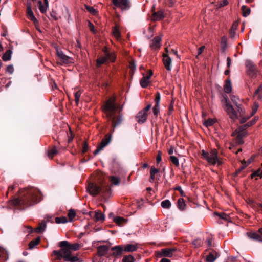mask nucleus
Wrapping results in <instances>:
<instances>
[{"label": "nucleus", "instance_id": "obj_1", "mask_svg": "<svg viewBox=\"0 0 262 262\" xmlns=\"http://www.w3.org/2000/svg\"><path fill=\"white\" fill-rule=\"evenodd\" d=\"M23 194L14 199V205L23 204L26 206L38 203L40 200V191L37 188L28 187L21 191Z\"/></svg>", "mask_w": 262, "mask_h": 262}, {"label": "nucleus", "instance_id": "obj_2", "mask_svg": "<svg viewBox=\"0 0 262 262\" xmlns=\"http://www.w3.org/2000/svg\"><path fill=\"white\" fill-rule=\"evenodd\" d=\"M119 108L115 103V98H111L108 99L102 106V110L108 121L112 122V126L114 128L118 126L122 121L121 115L117 114Z\"/></svg>", "mask_w": 262, "mask_h": 262}, {"label": "nucleus", "instance_id": "obj_3", "mask_svg": "<svg viewBox=\"0 0 262 262\" xmlns=\"http://www.w3.org/2000/svg\"><path fill=\"white\" fill-rule=\"evenodd\" d=\"M59 250H54L52 256H56L55 261L63 259L64 261L80 262L77 256H72L71 251L67 247H60Z\"/></svg>", "mask_w": 262, "mask_h": 262}, {"label": "nucleus", "instance_id": "obj_4", "mask_svg": "<svg viewBox=\"0 0 262 262\" xmlns=\"http://www.w3.org/2000/svg\"><path fill=\"white\" fill-rule=\"evenodd\" d=\"M225 102L226 111L232 120H235L239 117H241L240 122L243 123L245 122L249 119V117H244V115H240L238 112V108H237V111H236L233 108V106L229 102L228 99H225Z\"/></svg>", "mask_w": 262, "mask_h": 262}, {"label": "nucleus", "instance_id": "obj_5", "mask_svg": "<svg viewBox=\"0 0 262 262\" xmlns=\"http://www.w3.org/2000/svg\"><path fill=\"white\" fill-rule=\"evenodd\" d=\"M203 158L206 160L208 163L214 165L216 163L221 164V162L219 160L217 151L216 149H212L210 152H206L204 150H202Z\"/></svg>", "mask_w": 262, "mask_h": 262}, {"label": "nucleus", "instance_id": "obj_6", "mask_svg": "<svg viewBox=\"0 0 262 262\" xmlns=\"http://www.w3.org/2000/svg\"><path fill=\"white\" fill-rule=\"evenodd\" d=\"M88 190L89 193L93 195H96L99 192H101L103 195H106L110 190L108 187L101 188L93 183L89 185Z\"/></svg>", "mask_w": 262, "mask_h": 262}, {"label": "nucleus", "instance_id": "obj_7", "mask_svg": "<svg viewBox=\"0 0 262 262\" xmlns=\"http://www.w3.org/2000/svg\"><path fill=\"white\" fill-rule=\"evenodd\" d=\"M246 72L247 74L251 78L256 77L258 71L254 63L251 60H247L245 62Z\"/></svg>", "mask_w": 262, "mask_h": 262}, {"label": "nucleus", "instance_id": "obj_8", "mask_svg": "<svg viewBox=\"0 0 262 262\" xmlns=\"http://www.w3.org/2000/svg\"><path fill=\"white\" fill-rule=\"evenodd\" d=\"M112 2L115 7L122 10H127L130 7L129 0H112Z\"/></svg>", "mask_w": 262, "mask_h": 262}, {"label": "nucleus", "instance_id": "obj_9", "mask_svg": "<svg viewBox=\"0 0 262 262\" xmlns=\"http://www.w3.org/2000/svg\"><path fill=\"white\" fill-rule=\"evenodd\" d=\"M56 54L60 58L61 61L64 64H70L73 63V59L71 57L65 55L62 51L57 48L56 49Z\"/></svg>", "mask_w": 262, "mask_h": 262}, {"label": "nucleus", "instance_id": "obj_10", "mask_svg": "<svg viewBox=\"0 0 262 262\" xmlns=\"http://www.w3.org/2000/svg\"><path fill=\"white\" fill-rule=\"evenodd\" d=\"M111 136L106 135L104 138L102 140L100 144L98 146L97 149L94 151V155H96L99 154L104 147L108 145L111 141Z\"/></svg>", "mask_w": 262, "mask_h": 262}, {"label": "nucleus", "instance_id": "obj_11", "mask_svg": "<svg viewBox=\"0 0 262 262\" xmlns=\"http://www.w3.org/2000/svg\"><path fill=\"white\" fill-rule=\"evenodd\" d=\"M230 98L232 102L236 106V108H238V112L239 113V115H244L245 112L242 106V105L239 103L240 100L239 98L235 95H231Z\"/></svg>", "mask_w": 262, "mask_h": 262}, {"label": "nucleus", "instance_id": "obj_12", "mask_svg": "<svg viewBox=\"0 0 262 262\" xmlns=\"http://www.w3.org/2000/svg\"><path fill=\"white\" fill-rule=\"evenodd\" d=\"M59 247H67L70 251H76L79 248V245L77 243L70 244L67 241H63L59 243Z\"/></svg>", "mask_w": 262, "mask_h": 262}, {"label": "nucleus", "instance_id": "obj_13", "mask_svg": "<svg viewBox=\"0 0 262 262\" xmlns=\"http://www.w3.org/2000/svg\"><path fill=\"white\" fill-rule=\"evenodd\" d=\"M27 15L28 18L31 20L33 22V23L36 25L38 24V21L36 18L35 17L33 12L31 8V3H28L27 5Z\"/></svg>", "mask_w": 262, "mask_h": 262}, {"label": "nucleus", "instance_id": "obj_14", "mask_svg": "<svg viewBox=\"0 0 262 262\" xmlns=\"http://www.w3.org/2000/svg\"><path fill=\"white\" fill-rule=\"evenodd\" d=\"M161 37L156 36L151 41L150 43V47L152 50L159 49L161 47Z\"/></svg>", "mask_w": 262, "mask_h": 262}, {"label": "nucleus", "instance_id": "obj_15", "mask_svg": "<svg viewBox=\"0 0 262 262\" xmlns=\"http://www.w3.org/2000/svg\"><path fill=\"white\" fill-rule=\"evenodd\" d=\"M176 248H164L161 249L159 255L160 256H165L170 257L173 255V253L176 252Z\"/></svg>", "mask_w": 262, "mask_h": 262}, {"label": "nucleus", "instance_id": "obj_16", "mask_svg": "<svg viewBox=\"0 0 262 262\" xmlns=\"http://www.w3.org/2000/svg\"><path fill=\"white\" fill-rule=\"evenodd\" d=\"M152 74L153 73L152 71L150 70L148 72V75L143 76V77H142L140 80V84L142 88H146L148 86V84L149 82V79Z\"/></svg>", "mask_w": 262, "mask_h": 262}, {"label": "nucleus", "instance_id": "obj_17", "mask_svg": "<svg viewBox=\"0 0 262 262\" xmlns=\"http://www.w3.org/2000/svg\"><path fill=\"white\" fill-rule=\"evenodd\" d=\"M163 61L165 68L167 71L171 70V59L166 54L163 55Z\"/></svg>", "mask_w": 262, "mask_h": 262}, {"label": "nucleus", "instance_id": "obj_18", "mask_svg": "<svg viewBox=\"0 0 262 262\" xmlns=\"http://www.w3.org/2000/svg\"><path fill=\"white\" fill-rule=\"evenodd\" d=\"M148 114L142 111H140L136 116V119L138 123H144L147 118Z\"/></svg>", "mask_w": 262, "mask_h": 262}, {"label": "nucleus", "instance_id": "obj_19", "mask_svg": "<svg viewBox=\"0 0 262 262\" xmlns=\"http://www.w3.org/2000/svg\"><path fill=\"white\" fill-rule=\"evenodd\" d=\"M109 246L107 245L100 246L97 248L98 254L102 256L105 255L109 250Z\"/></svg>", "mask_w": 262, "mask_h": 262}, {"label": "nucleus", "instance_id": "obj_20", "mask_svg": "<svg viewBox=\"0 0 262 262\" xmlns=\"http://www.w3.org/2000/svg\"><path fill=\"white\" fill-rule=\"evenodd\" d=\"M91 213H93V212H91ZM94 218L95 219L96 221H103L105 220V215L104 214L99 210H96L94 212Z\"/></svg>", "mask_w": 262, "mask_h": 262}, {"label": "nucleus", "instance_id": "obj_21", "mask_svg": "<svg viewBox=\"0 0 262 262\" xmlns=\"http://www.w3.org/2000/svg\"><path fill=\"white\" fill-rule=\"evenodd\" d=\"M111 250L113 251L112 255L115 257H118L122 254L123 247L121 246H116L112 248Z\"/></svg>", "mask_w": 262, "mask_h": 262}, {"label": "nucleus", "instance_id": "obj_22", "mask_svg": "<svg viewBox=\"0 0 262 262\" xmlns=\"http://www.w3.org/2000/svg\"><path fill=\"white\" fill-rule=\"evenodd\" d=\"M219 256L215 251H212L207 256L206 260L207 262H213Z\"/></svg>", "mask_w": 262, "mask_h": 262}, {"label": "nucleus", "instance_id": "obj_23", "mask_svg": "<svg viewBox=\"0 0 262 262\" xmlns=\"http://www.w3.org/2000/svg\"><path fill=\"white\" fill-rule=\"evenodd\" d=\"M138 248L137 244H128L124 248V251L125 252H134L137 250Z\"/></svg>", "mask_w": 262, "mask_h": 262}, {"label": "nucleus", "instance_id": "obj_24", "mask_svg": "<svg viewBox=\"0 0 262 262\" xmlns=\"http://www.w3.org/2000/svg\"><path fill=\"white\" fill-rule=\"evenodd\" d=\"M164 18L163 12L161 11L154 12L152 14V19L154 21H158Z\"/></svg>", "mask_w": 262, "mask_h": 262}, {"label": "nucleus", "instance_id": "obj_25", "mask_svg": "<svg viewBox=\"0 0 262 262\" xmlns=\"http://www.w3.org/2000/svg\"><path fill=\"white\" fill-rule=\"evenodd\" d=\"M249 237L253 239L258 241H262V233H258L256 232L249 233Z\"/></svg>", "mask_w": 262, "mask_h": 262}, {"label": "nucleus", "instance_id": "obj_26", "mask_svg": "<svg viewBox=\"0 0 262 262\" xmlns=\"http://www.w3.org/2000/svg\"><path fill=\"white\" fill-rule=\"evenodd\" d=\"M159 172V170L156 169L155 167H151L150 171V178H149V182L151 183H153L155 181V174Z\"/></svg>", "mask_w": 262, "mask_h": 262}, {"label": "nucleus", "instance_id": "obj_27", "mask_svg": "<svg viewBox=\"0 0 262 262\" xmlns=\"http://www.w3.org/2000/svg\"><path fill=\"white\" fill-rule=\"evenodd\" d=\"M224 90L227 93H229L232 91V85L231 80L229 79H227L226 80L225 84L224 86Z\"/></svg>", "mask_w": 262, "mask_h": 262}, {"label": "nucleus", "instance_id": "obj_28", "mask_svg": "<svg viewBox=\"0 0 262 262\" xmlns=\"http://www.w3.org/2000/svg\"><path fill=\"white\" fill-rule=\"evenodd\" d=\"M46 228V222L42 221L39 225V226L35 228V230L37 233H41L45 230Z\"/></svg>", "mask_w": 262, "mask_h": 262}, {"label": "nucleus", "instance_id": "obj_29", "mask_svg": "<svg viewBox=\"0 0 262 262\" xmlns=\"http://www.w3.org/2000/svg\"><path fill=\"white\" fill-rule=\"evenodd\" d=\"M113 35L117 39H119L121 37V34L119 31V26L118 25H116L114 28L113 29Z\"/></svg>", "mask_w": 262, "mask_h": 262}, {"label": "nucleus", "instance_id": "obj_30", "mask_svg": "<svg viewBox=\"0 0 262 262\" xmlns=\"http://www.w3.org/2000/svg\"><path fill=\"white\" fill-rule=\"evenodd\" d=\"M238 27V24L236 22L233 23L230 29V35L231 38H234L236 35V30Z\"/></svg>", "mask_w": 262, "mask_h": 262}, {"label": "nucleus", "instance_id": "obj_31", "mask_svg": "<svg viewBox=\"0 0 262 262\" xmlns=\"http://www.w3.org/2000/svg\"><path fill=\"white\" fill-rule=\"evenodd\" d=\"M114 222L117 225L121 226L122 224L126 223L127 221L125 219L121 216H117L114 218Z\"/></svg>", "mask_w": 262, "mask_h": 262}, {"label": "nucleus", "instance_id": "obj_32", "mask_svg": "<svg viewBox=\"0 0 262 262\" xmlns=\"http://www.w3.org/2000/svg\"><path fill=\"white\" fill-rule=\"evenodd\" d=\"M254 96L257 97L259 100L262 99V84L260 85L255 91Z\"/></svg>", "mask_w": 262, "mask_h": 262}, {"label": "nucleus", "instance_id": "obj_33", "mask_svg": "<svg viewBox=\"0 0 262 262\" xmlns=\"http://www.w3.org/2000/svg\"><path fill=\"white\" fill-rule=\"evenodd\" d=\"M40 241L39 237H37L34 240L31 241L29 244V249H32L34 248L36 245H37Z\"/></svg>", "mask_w": 262, "mask_h": 262}, {"label": "nucleus", "instance_id": "obj_34", "mask_svg": "<svg viewBox=\"0 0 262 262\" xmlns=\"http://www.w3.org/2000/svg\"><path fill=\"white\" fill-rule=\"evenodd\" d=\"M104 57L106 58L107 61L110 60L111 61H114L116 58L115 54L110 52L108 53L106 52V54H104Z\"/></svg>", "mask_w": 262, "mask_h": 262}, {"label": "nucleus", "instance_id": "obj_35", "mask_svg": "<svg viewBox=\"0 0 262 262\" xmlns=\"http://www.w3.org/2000/svg\"><path fill=\"white\" fill-rule=\"evenodd\" d=\"M57 154V149L56 148V147H54L48 151V156L50 158H53Z\"/></svg>", "mask_w": 262, "mask_h": 262}, {"label": "nucleus", "instance_id": "obj_36", "mask_svg": "<svg viewBox=\"0 0 262 262\" xmlns=\"http://www.w3.org/2000/svg\"><path fill=\"white\" fill-rule=\"evenodd\" d=\"M110 181L112 184L118 185L120 184V180L118 177L111 176L110 177Z\"/></svg>", "mask_w": 262, "mask_h": 262}, {"label": "nucleus", "instance_id": "obj_37", "mask_svg": "<svg viewBox=\"0 0 262 262\" xmlns=\"http://www.w3.org/2000/svg\"><path fill=\"white\" fill-rule=\"evenodd\" d=\"M12 52L11 50H7L2 57V59L4 61H7L11 59Z\"/></svg>", "mask_w": 262, "mask_h": 262}, {"label": "nucleus", "instance_id": "obj_38", "mask_svg": "<svg viewBox=\"0 0 262 262\" xmlns=\"http://www.w3.org/2000/svg\"><path fill=\"white\" fill-rule=\"evenodd\" d=\"M242 10L243 16L244 17H247L250 13V9L245 5L242 6Z\"/></svg>", "mask_w": 262, "mask_h": 262}, {"label": "nucleus", "instance_id": "obj_39", "mask_svg": "<svg viewBox=\"0 0 262 262\" xmlns=\"http://www.w3.org/2000/svg\"><path fill=\"white\" fill-rule=\"evenodd\" d=\"M67 222V219L65 216L57 217L55 218V222L57 224L66 223Z\"/></svg>", "mask_w": 262, "mask_h": 262}, {"label": "nucleus", "instance_id": "obj_40", "mask_svg": "<svg viewBox=\"0 0 262 262\" xmlns=\"http://www.w3.org/2000/svg\"><path fill=\"white\" fill-rule=\"evenodd\" d=\"M68 217L69 219V220L70 222H72L73 220V219L76 216V213L74 210L71 209L69 210L68 214Z\"/></svg>", "mask_w": 262, "mask_h": 262}, {"label": "nucleus", "instance_id": "obj_41", "mask_svg": "<svg viewBox=\"0 0 262 262\" xmlns=\"http://www.w3.org/2000/svg\"><path fill=\"white\" fill-rule=\"evenodd\" d=\"M161 206L164 208H169L171 206L170 201L168 200H166L161 202Z\"/></svg>", "mask_w": 262, "mask_h": 262}, {"label": "nucleus", "instance_id": "obj_42", "mask_svg": "<svg viewBox=\"0 0 262 262\" xmlns=\"http://www.w3.org/2000/svg\"><path fill=\"white\" fill-rule=\"evenodd\" d=\"M135 260L134 257L131 255L125 256L122 259V262H134Z\"/></svg>", "mask_w": 262, "mask_h": 262}, {"label": "nucleus", "instance_id": "obj_43", "mask_svg": "<svg viewBox=\"0 0 262 262\" xmlns=\"http://www.w3.org/2000/svg\"><path fill=\"white\" fill-rule=\"evenodd\" d=\"M215 123V120L213 119H208L205 121L203 124L206 126L209 127Z\"/></svg>", "mask_w": 262, "mask_h": 262}, {"label": "nucleus", "instance_id": "obj_44", "mask_svg": "<svg viewBox=\"0 0 262 262\" xmlns=\"http://www.w3.org/2000/svg\"><path fill=\"white\" fill-rule=\"evenodd\" d=\"M106 61H107V60H106V58L104 57H101L100 58H99L97 60V66L99 67L101 64L105 63Z\"/></svg>", "mask_w": 262, "mask_h": 262}, {"label": "nucleus", "instance_id": "obj_45", "mask_svg": "<svg viewBox=\"0 0 262 262\" xmlns=\"http://www.w3.org/2000/svg\"><path fill=\"white\" fill-rule=\"evenodd\" d=\"M214 214L225 221H228L229 218V215L224 213H215Z\"/></svg>", "mask_w": 262, "mask_h": 262}, {"label": "nucleus", "instance_id": "obj_46", "mask_svg": "<svg viewBox=\"0 0 262 262\" xmlns=\"http://www.w3.org/2000/svg\"><path fill=\"white\" fill-rule=\"evenodd\" d=\"M178 206L179 209H183L185 206V203L184 199L180 198L178 201Z\"/></svg>", "mask_w": 262, "mask_h": 262}, {"label": "nucleus", "instance_id": "obj_47", "mask_svg": "<svg viewBox=\"0 0 262 262\" xmlns=\"http://www.w3.org/2000/svg\"><path fill=\"white\" fill-rule=\"evenodd\" d=\"M170 160L171 161V162L174 164L176 166H179V162L178 159L173 156H171L170 157Z\"/></svg>", "mask_w": 262, "mask_h": 262}, {"label": "nucleus", "instance_id": "obj_48", "mask_svg": "<svg viewBox=\"0 0 262 262\" xmlns=\"http://www.w3.org/2000/svg\"><path fill=\"white\" fill-rule=\"evenodd\" d=\"M81 94V92L80 91H77L74 94L75 101L77 105L78 104Z\"/></svg>", "mask_w": 262, "mask_h": 262}, {"label": "nucleus", "instance_id": "obj_49", "mask_svg": "<svg viewBox=\"0 0 262 262\" xmlns=\"http://www.w3.org/2000/svg\"><path fill=\"white\" fill-rule=\"evenodd\" d=\"M38 3H39V9L40 12L42 13H44L46 11L47 8L48 7H46V6H44L42 5V2L41 1H39Z\"/></svg>", "mask_w": 262, "mask_h": 262}, {"label": "nucleus", "instance_id": "obj_50", "mask_svg": "<svg viewBox=\"0 0 262 262\" xmlns=\"http://www.w3.org/2000/svg\"><path fill=\"white\" fill-rule=\"evenodd\" d=\"M161 99V95L159 92H157L155 96V105H159Z\"/></svg>", "mask_w": 262, "mask_h": 262}, {"label": "nucleus", "instance_id": "obj_51", "mask_svg": "<svg viewBox=\"0 0 262 262\" xmlns=\"http://www.w3.org/2000/svg\"><path fill=\"white\" fill-rule=\"evenodd\" d=\"M251 160L248 159L247 162L244 161V162L242 163L243 166H241V167L238 169V172H239L242 169H243L246 166H247L248 164H249L251 163Z\"/></svg>", "mask_w": 262, "mask_h": 262}, {"label": "nucleus", "instance_id": "obj_52", "mask_svg": "<svg viewBox=\"0 0 262 262\" xmlns=\"http://www.w3.org/2000/svg\"><path fill=\"white\" fill-rule=\"evenodd\" d=\"M153 113L155 116H157L159 113L160 106L159 105H155L152 109Z\"/></svg>", "mask_w": 262, "mask_h": 262}, {"label": "nucleus", "instance_id": "obj_53", "mask_svg": "<svg viewBox=\"0 0 262 262\" xmlns=\"http://www.w3.org/2000/svg\"><path fill=\"white\" fill-rule=\"evenodd\" d=\"M85 8L86 10L92 14H95L96 13V10L93 7L85 5Z\"/></svg>", "mask_w": 262, "mask_h": 262}, {"label": "nucleus", "instance_id": "obj_54", "mask_svg": "<svg viewBox=\"0 0 262 262\" xmlns=\"http://www.w3.org/2000/svg\"><path fill=\"white\" fill-rule=\"evenodd\" d=\"M257 119H258L257 118L255 117L252 120H251V121L248 122L247 123H246L245 126H247V127H249V126L253 125L254 123H255V122L257 121Z\"/></svg>", "mask_w": 262, "mask_h": 262}, {"label": "nucleus", "instance_id": "obj_55", "mask_svg": "<svg viewBox=\"0 0 262 262\" xmlns=\"http://www.w3.org/2000/svg\"><path fill=\"white\" fill-rule=\"evenodd\" d=\"M89 148L88 144L86 142H84L83 144L82 148V152L83 153L86 152Z\"/></svg>", "mask_w": 262, "mask_h": 262}, {"label": "nucleus", "instance_id": "obj_56", "mask_svg": "<svg viewBox=\"0 0 262 262\" xmlns=\"http://www.w3.org/2000/svg\"><path fill=\"white\" fill-rule=\"evenodd\" d=\"M259 107V105L257 103H254V105L252 108V112L251 115H253L257 111L258 108Z\"/></svg>", "mask_w": 262, "mask_h": 262}, {"label": "nucleus", "instance_id": "obj_57", "mask_svg": "<svg viewBox=\"0 0 262 262\" xmlns=\"http://www.w3.org/2000/svg\"><path fill=\"white\" fill-rule=\"evenodd\" d=\"M162 160V152L160 151H158V155L156 157V162L158 164Z\"/></svg>", "mask_w": 262, "mask_h": 262}, {"label": "nucleus", "instance_id": "obj_58", "mask_svg": "<svg viewBox=\"0 0 262 262\" xmlns=\"http://www.w3.org/2000/svg\"><path fill=\"white\" fill-rule=\"evenodd\" d=\"M6 71L10 73V74H12L14 71V68L13 66L9 65L7 67Z\"/></svg>", "mask_w": 262, "mask_h": 262}, {"label": "nucleus", "instance_id": "obj_59", "mask_svg": "<svg viewBox=\"0 0 262 262\" xmlns=\"http://www.w3.org/2000/svg\"><path fill=\"white\" fill-rule=\"evenodd\" d=\"M205 48V47L204 46H202L198 49V54L196 56V58H198V56H199L200 55H201L202 53V52L204 50Z\"/></svg>", "mask_w": 262, "mask_h": 262}, {"label": "nucleus", "instance_id": "obj_60", "mask_svg": "<svg viewBox=\"0 0 262 262\" xmlns=\"http://www.w3.org/2000/svg\"><path fill=\"white\" fill-rule=\"evenodd\" d=\"M192 244L195 245V247H199L201 246L202 242L200 239H195L193 241Z\"/></svg>", "mask_w": 262, "mask_h": 262}, {"label": "nucleus", "instance_id": "obj_61", "mask_svg": "<svg viewBox=\"0 0 262 262\" xmlns=\"http://www.w3.org/2000/svg\"><path fill=\"white\" fill-rule=\"evenodd\" d=\"M51 16L55 20L58 19L55 11H53L51 12Z\"/></svg>", "mask_w": 262, "mask_h": 262}, {"label": "nucleus", "instance_id": "obj_62", "mask_svg": "<svg viewBox=\"0 0 262 262\" xmlns=\"http://www.w3.org/2000/svg\"><path fill=\"white\" fill-rule=\"evenodd\" d=\"M151 104H148L144 109H143L142 111L144 112L147 113V112L151 108Z\"/></svg>", "mask_w": 262, "mask_h": 262}, {"label": "nucleus", "instance_id": "obj_63", "mask_svg": "<svg viewBox=\"0 0 262 262\" xmlns=\"http://www.w3.org/2000/svg\"><path fill=\"white\" fill-rule=\"evenodd\" d=\"M228 4V2L227 0H223L220 3V7H224L226 6Z\"/></svg>", "mask_w": 262, "mask_h": 262}, {"label": "nucleus", "instance_id": "obj_64", "mask_svg": "<svg viewBox=\"0 0 262 262\" xmlns=\"http://www.w3.org/2000/svg\"><path fill=\"white\" fill-rule=\"evenodd\" d=\"M236 140H237V142L239 144H242L243 143V141H242V137L240 135L237 136Z\"/></svg>", "mask_w": 262, "mask_h": 262}]
</instances>
